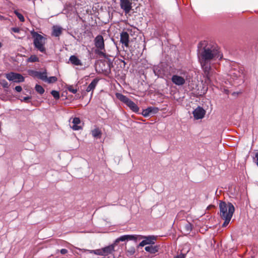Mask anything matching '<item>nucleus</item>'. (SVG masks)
I'll return each instance as SVG.
<instances>
[{"instance_id":"3","label":"nucleus","mask_w":258,"mask_h":258,"mask_svg":"<svg viewBox=\"0 0 258 258\" xmlns=\"http://www.w3.org/2000/svg\"><path fill=\"white\" fill-rule=\"evenodd\" d=\"M188 79V73L184 70L178 71L177 73L173 75L171 79L172 82L174 85L178 86L184 85Z\"/></svg>"},{"instance_id":"20","label":"nucleus","mask_w":258,"mask_h":258,"mask_svg":"<svg viewBox=\"0 0 258 258\" xmlns=\"http://www.w3.org/2000/svg\"><path fill=\"white\" fill-rule=\"evenodd\" d=\"M92 136L95 138H100L102 132L100 128L96 127L91 131Z\"/></svg>"},{"instance_id":"36","label":"nucleus","mask_w":258,"mask_h":258,"mask_svg":"<svg viewBox=\"0 0 258 258\" xmlns=\"http://www.w3.org/2000/svg\"><path fill=\"white\" fill-rule=\"evenodd\" d=\"M29 97H25V98H24V100H25V101H27V100H29Z\"/></svg>"},{"instance_id":"26","label":"nucleus","mask_w":258,"mask_h":258,"mask_svg":"<svg viewBox=\"0 0 258 258\" xmlns=\"http://www.w3.org/2000/svg\"><path fill=\"white\" fill-rule=\"evenodd\" d=\"M51 94L55 99L59 98V93L58 91L53 90L51 92Z\"/></svg>"},{"instance_id":"21","label":"nucleus","mask_w":258,"mask_h":258,"mask_svg":"<svg viewBox=\"0 0 258 258\" xmlns=\"http://www.w3.org/2000/svg\"><path fill=\"white\" fill-rule=\"evenodd\" d=\"M35 76L41 80L46 81L47 79V75L46 72H35Z\"/></svg>"},{"instance_id":"29","label":"nucleus","mask_w":258,"mask_h":258,"mask_svg":"<svg viewBox=\"0 0 258 258\" xmlns=\"http://www.w3.org/2000/svg\"><path fill=\"white\" fill-rule=\"evenodd\" d=\"M68 90H69V91L73 94H76L77 92V89L74 88V87L73 86H69L68 87Z\"/></svg>"},{"instance_id":"13","label":"nucleus","mask_w":258,"mask_h":258,"mask_svg":"<svg viewBox=\"0 0 258 258\" xmlns=\"http://www.w3.org/2000/svg\"><path fill=\"white\" fill-rule=\"evenodd\" d=\"M206 113L205 110L202 107L199 106L193 111V115L196 119L203 118Z\"/></svg>"},{"instance_id":"8","label":"nucleus","mask_w":258,"mask_h":258,"mask_svg":"<svg viewBox=\"0 0 258 258\" xmlns=\"http://www.w3.org/2000/svg\"><path fill=\"white\" fill-rule=\"evenodd\" d=\"M114 245L115 244H113L101 249L90 250V252L96 255L106 256L112 253L114 250Z\"/></svg>"},{"instance_id":"11","label":"nucleus","mask_w":258,"mask_h":258,"mask_svg":"<svg viewBox=\"0 0 258 258\" xmlns=\"http://www.w3.org/2000/svg\"><path fill=\"white\" fill-rule=\"evenodd\" d=\"M142 238L141 239H144L139 244V247H143L146 245H152L155 243V241L156 240V237L154 236H144L141 235Z\"/></svg>"},{"instance_id":"27","label":"nucleus","mask_w":258,"mask_h":258,"mask_svg":"<svg viewBox=\"0 0 258 258\" xmlns=\"http://www.w3.org/2000/svg\"><path fill=\"white\" fill-rule=\"evenodd\" d=\"M15 14L16 15V16L21 22H24V17L21 14L19 13L17 11H15Z\"/></svg>"},{"instance_id":"4","label":"nucleus","mask_w":258,"mask_h":258,"mask_svg":"<svg viewBox=\"0 0 258 258\" xmlns=\"http://www.w3.org/2000/svg\"><path fill=\"white\" fill-rule=\"evenodd\" d=\"M32 36L34 39L33 43L35 47L40 52L45 53L46 38L37 32L33 33Z\"/></svg>"},{"instance_id":"33","label":"nucleus","mask_w":258,"mask_h":258,"mask_svg":"<svg viewBox=\"0 0 258 258\" xmlns=\"http://www.w3.org/2000/svg\"><path fill=\"white\" fill-rule=\"evenodd\" d=\"M175 258H185V254L183 253H180L175 257Z\"/></svg>"},{"instance_id":"23","label":"nucleus","mask_w":258,"mask_h":258,"mask_svg":"<svg viewBox=\"0 0 258 258\" xmlns=\"http://www.w3.org/2000/svg\"><path fill=\"white\" fill-rule=\"evenodd\" d=\"M39 60V58L35 55H32L29 57L27 60V62H38Z\"/></svg>"},{"instance_id":"6","label":"nucleus","mask_w":258,"mask_h":258,"mask_svg":"<svg viewBox=\"0 0 258 258\" xmlns=\"http://www.w3.org/2000/svg\"><path fill=\"white\" fill-rule=\"evenodd\" d=\"M228 75L234 80L243 77L244 68L239 64L233 63L229 71Z\"/></svg>"},{"instance_id":"16","label":"nucleus","mask_w":258,"mask_h":258,"mask_svg":"<svg viewBox=\"0 0 258 258\" xmlns=\"http://www.w3.org/2000/svg\"><path fill=\"white\" fill-rule=\"evenodd\" d=\"M69 61L73 65L78 66H83L81 60L76 55H71L69 58Z\"/></svg>"},{"instance_id":"5","label":"nucleus","mask_w":258,"mask_h":258,"mask_svg":"<svg viewBox=\"0 0 258 258\" xmlns=\"http://www.w3.org/2000/svg\"><path fill=\"white\" fill-rule=\"evenodd\" d=\"M94 44L96 47L95 52L96 54L103 57L106 56L104 40L102 35H98L94 39Z\"/></svg>"},{"instance_id":"15","label":"nucleus","mask_w":258,"mask_h":258,"mask_svg":"<svg viewBox=\"0 0 258 258\" xmlns=\"http://www.w3.org/2000/svg\"><path fill=\"white\" fill-rule=\"evenodd\" d=\"M120 42L126 47L128 46L129 35L126 32H123L120 34Z\"/></svg>"},{"instance_id":"30","label":"nucleus","mask_w":258,"mask_h":258,"mask_svg":"<svg viewBox=\"0 0 258 258\" xmlns=\"http://www.w3.org/2000/svg\"><path fill=\"white\" fill-rule=\"evenodd\" d=\"M185 228L187 232H190L191 230V225L190 223H188L185 225Z\"/></svg>"},{"instance_id":"31","label":"nucleus","mask_w":258,"mask_h":258,"mask_svg":"<svg viewBox=\"0 0 258 258\" xmlns=\"http://www.w3.org/2000/svg\"><path fill=\"white\" fill-rule=\"evenodd\" d=\"M253 160L256 165L258 166V150L255 153V156L253 158Z\"/></svg>"},{"instance_id":"34","label":"nucleus","mask_w":258,"mask_h":258,"mask_svg":"<svg viewBox=\"0 0 258 258\" xmlns=\"http://www.w3.org/2000/svg\"><path fill=\"white\" fill-rule=\"evenodd\" d=\"M15 90L18 92H20L22 89L20 86H18L15 87Z\"/></svg>"},{"instance_id":"35","label":"nucleus","mask_w":258,"mask_h":258,"mask_svg":"<svg viewBox=\"0 0 258 258\" xmlns=\"http://www.w3.org/2000/svg\"><path fill=\"white\" fill-rule=\"evenodd\" d=\"M60 251L61 254H64L68 252V250L65 248H63V249H61Z\"/></svg>"},{"instance_id":"17","label":"nucleus","mask_w":258,"mask_h":258,"mask_svg":"<svg viewBox=\"0 0 258 258\" xmlns=\"http://www.w3.org/2000/svg\"><path fill=\"white\" fill-rule=\"evenodd\" d=\"M158 246L157 245H150L149 246H146L145 249L146 251L150 252L151 254H155L158 251Z\"/></svg>"},{"instance_id":"1","label":"nucleus","mask_w":258,"mask_h":258,"mask_svg":"<svg viewBox=\"0 0 258 258\" xmlns=\"http://www.w3.org/2000/svg\"><path fill=\"white\" fill-rule=\"evenodd\" d=\"M200 45L201 46H199L198 52L199 61L207 80L210 82L212 63L217 59H221L223 55L217 46L211 44H206L205 42L200 43Z\"/></svg>"},{"instance_id":"9","label":"nucleus","mask_w":258,"mask_h":258,"mask_svg":"<svg viewBox=\"0 0 258 258\" xmlns=\"http://www.w3.org/2000/svg\"><path fill=\"white\" fill-rule=\"evenodd\" d=\"M142 238L141 235H124L117 238L114 244H116L119 241H124L125 240H134L137 241L141 240Z\"/></svg>"},{"instance_id":"18","label":"nucleus","mask_w":258,"mask_h":258,"mask_svg":"<svg viewBox=\"0 0 258 258\" xmlns=\"http://www.w3.org/2000/svg\"><path fill=\"white\" fill-rule=\"evenodd\" d=\"M80 119L79 118L75 117L73 118L72 121L73 125L72 126V128L75 131H78L81 129V126L78 125L80 123Z\"/></svg>"},{"instance_id":"14","label":"nucleus","mask_w":258,"mask_h":258,"mask_svg":"<svg viewBox=\"0 0 258 258\" xmlns=\"http://www.w3.org/2000/svg\"><path fill=\"white\" fill-rule=\"evenodd\" d=\"M159 109L157 107H150L143 110L142 115L144 117H147L151 114L157 113Z\"/></svg>"},{"instance_id":"10","label":"nucleus","mask_w":258,"mask_h":258,"mask_svg":"<svg viewBox=\"0 0 258 258\" xmlns=\"http://www.w3.org/2000/svg\"><path fill=\"white\" fill-rule=\"evenodd\" d=\"M6 78L14 82L20 83L24 81V78L20 74L11 72L5 74Z\"/></svg>"},{"instance_id":"28","label":"nucleus","mask_w":258,"mask_h":258,"mask_svg":"<svg viewBox=\"0 0 258 258\" xmlns=\"http://www.w3.org/2000/svg\"><path fill=\"white\" fill-rule=\"evenodd\" d=\"M0 84L1 86H2L4 88H8L9 84L5 80H1Z\"/></svg>"},{"instance_id":"25","label":"nucleus","mask_w":258,"mask_h":258,"mask_svg":"<svg viewBox=\"0 0 258 258\" xmlns=\"http://www.w3.org/2000/svg\"><path fill=\"white\" fill-rule=\"evenodd\" d=\"M57 81V78L56 77H50L48 78H47L46 81L45 82H47L49 83H54Z\"/></svg>"},{"instance_id":"24","label":"nucleus","mask_w":258,"mask_h":258,"mask_svg":"<svg viewBox=\"0 0 258 258\" xmlns=\"http://www.w3.org/2000/svg\"><path fill=\"white\" fill-rule=\"evenodd\" d=\"M35 90L40 94H42L44 92V89L39 85H36L35 86Z\"/></svg>"},{"instance_id":"22","label":"nucleus","mask_w":258,"mask_h":258,"mask_svg":"<svg viewBox=\"0 0 258 258\" xmlns=\"http://www.w3.org/2000/svg\"><path fill=\"white\" fill-rule=\"evenodd\" d=\"M61 33V29L58 27H54L53 35L55 36H59Z\"/></svg>"},{"instance_id":"32","label":"nucleus","mask_w":258,"mask_h":258,"mask_svg":"<svg viewBox=\"0 0 258 258\" xmlns=\"http://www.w3.org/2000/svg\"><path fill=\"white\" fill-rule=\"evenodd\" d=\"M11 31L14 33H19L20 29L18 27H14L11 28Z\"/></svg>"},{"instance_id":"19","label":"nucleus","mask_w":258,"mask_h":258,"mask_svg":"<svg viewBox=\"0 0 258 258\" xmlns=\"http://www.w3.org/2000/svg\"><path fill=\"white\" fill-rule=\"evenodd\" d=\"M98 82V80L97 79H94L87 87L86 91L89 92L91 91H93L95 88Z\"/></svg>"},{"instance_id":"12","label":"nucleus","mask_w":258,"mask_h":258,"mask_svg":"<svg viewBox=\"0 0 258 258\" xmlns=\"http://www.w3.org/2000/svg\"><path fill=\"white\" fill-rule=\"evenodd\" d=\"M120 6L125 14H128L132 8V3L129 0H120Z\"/></svg>"},{"instance_id":"7","label":"nucleus","mask_w":258,"mask_h":258,"mask_svg":"<svg viewBox=\"0 0 258 258\" xmlns=\"http://www.w3.org/2000/svg\"><path fill=\"white\" fill-rule=\"evenodd\" d=\"M116 96L120 101L125 103L133 111L136 113L139 111L138 106L128 97L120 93H116Z\"/></svg>"},{"instance_id":"37","label":"nucleus","mask_w":258,"mask_h":258,"mask_svg":"<svg viewBox=\"0 0 258 258\" xmlns=\"http://www.w3.org/2000/svg\"><path fill=\"white\" fill-rule=\"evenodd\" d=\"M2 46H3V44L1 42H0V49L1 48Z\"/></svg>"},{"instance_id":"2","label":"nucleus","mask_w":258,"mask_h":258,"mask_svg":"<svg viewBox=\"0 0 258 258\" xmlns=\"http://www.w3.org/2000/svg\"><path fill=\"white\" fill-rule=\"evenodd\" d=\"M220 216L224 220L223 227H226L229 223L235 211L234 206L231 203L220 202L219 204Z\"/></svg>"}]
</instances>
